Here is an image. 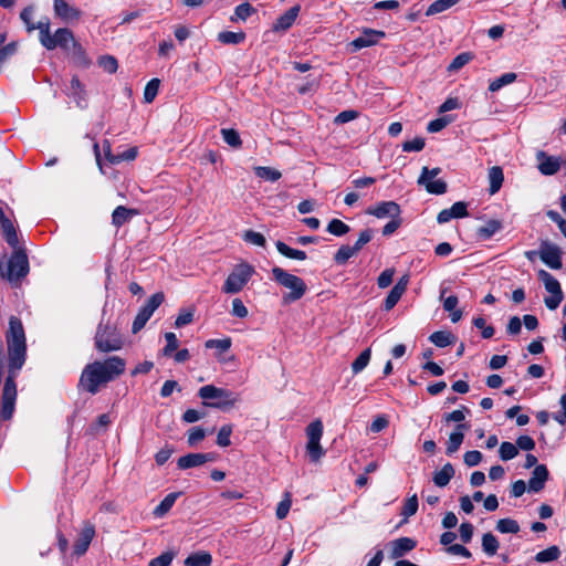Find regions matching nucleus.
Masks as SVG:
<instances>
[{
	"instance_id": "nucleus-12",
	"label": "nucleus",
	"mask_w": 566,
	"mask_h": 566,
	"mask_svg": "<svg viewBox=\"0 0 566 566\" xmlns=\"http://www.w3.org/2000/svg\"><path fill=\"white\" fill-rule=\"evenodd\" d=\"M538 255L541 260L551 269H562V251L556 244L549 243L547 241L542 242Z\"/></svg>"
},
{
	"instance_id": "nucleus-34",
	"label": "nucleus",
	"mask_w": 566,
	"mask_h": 566,
	"mask_svg": "<svg viewBox=\"0 0 566 566\" xmlns=\"http://www.w3.org/2000/svg\"><path fill=\"white\" fill-rule=\"evenodd\" d=\"M275 245H276L277 251L282 255H284L289 259L301 260V261L306 259V253L304 251L292 249L282 241H277Z\"/></svg>"
},
{
	"instance_id": "nucleus-49",
	"label": "nucleus",
	"mask_w": 566,
	"mask_h": 566,
	"mask_svg": "<svg viewBox=\"0 0 566 566\" xmlns=\"http://www.w3.org/2000/svg\"><path fill=\"white\" fill-rule=\"evenodd\" d=\"M160 81L158 78L150 80L144 90V99L146 103H151L158 94Z\"/></svg>"
},
{
	"instance_id": "nucleus-27",
	"label": "nucleus",
	"mask_w": 566,
	"mask_h": 566,
	"mask_svg": "<svg viewBox=\"0 0 566 566\" xmlns=\"http://www.w3.org/2000/svg\"><path fill=\"white\" fill-rule=\"evenodd\" d=\"M69 95L74 99L77 106L83 107V102L86 99L84 85L77 77L71 80Z\"/></svg>"
},
{
	"instance_id": "nucleus-23",
	"label": "nucleus",
	"mask_w": 566,
	"mask_h": 566,
	"mask_svg": "<svg viewBox=\"0 0 566 566\" xmlns=\"http://www.w3.org/2000/svg\"><path fill=\"white\" fill-rule=\"evenodd\" d=\"M468 429V426L464 423H460L457 426L455 430L449 436L447 442V454L451 455L455 453L461 447L464 439V430Z\"/></svg>"
},
{
	"instance_id": "nucleus-55",
	"label": "nucleus",
	"mask_w": 566,
	"mask_h": 566,
	"mask_svg": "<svg viewBox=\"0 0 566 566\" xmlns=\"http://www.w3.org/2000/svg\"><path fill=\"white\" fill-rule=\"evenodd\" d=\"M423 185L430 193L442 195L447 191V184L441 179L427 180Z\"/></svg>"
},
{
	"instance_id": "nucleus-42",
	"label": "nucleus",
	"mask_w": 566,
	"mask_h": 566,
	"mask_svg": "<svg viewBox=\"0 0 566 566\" xmlns=\"http://www.w3.org/2000/svg\"><path fill=\"white\" fill-rule=\"evenodd\" d=\"M516 77L517 75L513 72L504 73L503 75H501L500 77L495 78L490 83L489 90L491 92H496L501 90L503 86L515 82Z\"/></svg>"
},
{
	"instance_id": "nucleus-3",
	"label": "nucleus",
	"mask_w": 566,
	"mask_h": 566,
	"mask_svg": "<svg viewBox=\"0 0 566 566\" xmlns=\"http://www.w3.org/2000/svg\"><path fill=\"white\" fill-rule=\"evenodd\" d=\"M272 275L280 285L289 290V293L284 294L282 297L284 304H290L301 300L307 291V286L301 277L291 274L279 266H274L272 269Z\"/></svg>"
},
{
	"instance_id": "nucleus-56",
	"label": "nucleus",
	"mask_w": 566,
	"mask_h": 566,
	"mask_svg": "<svg viewBox=\"0 0 566 566\" xmlns=\"http://www.w3.org/2000/svg\"><path fill=\"white\" fill-rule=\"evenodd\" d=\"M243 240L248 243H251L253 245L258 247H264L265 245V238L260 232H255L253 230H248L243 234Z\"/></svg>"
},
{
	"instance_id": "nucleus-54",
	"label": "nucleus",
	"mask_w": 566,
	"mask_h": 566,
	"mask_svg": "<svg viewBox=\"0 0 566 566\" xmlns=\"http://www.w3.org/2000/svg\"><path fill=\"white\" fill-rule=\"evenodd\" d=\"M206 348H216L220 354L226 353L231 347L230 338L208 339L205 344Z\"/></svg>"
},
{
	"instance_id": "nucleus-43",
	"label": "nucleus",
	"mask_w": 566,
	"mask_h": 566,
	"mask_svg": "<svg viewBox=\"0 0 566 566\" xmlns=\"http://www.w3.org/2000/svg\"><path fill=\"white\" fill-rule=\"evenodd\" d=\"M33 13H34L33 6H29V7L24 8L20 13V19L24 23L28 32L38 30V27H40V21L38 23L33 22V20H32Z\"/></svg>"
},
{
	"instance_id": "nucleus-32",
	"label": "nucleus",
	"mask_w": 566,
	"mask_h": 566,
	"mask_svg": "<svg viewBox=\"0 0 566 566\" xmlns=\"http://www.w3.org/2000/svg\"><path fill=\"white\" fill-rule=\"evenodd\" d=\"M430 340L438 347H447L455 342V337L450 332L438 331L431 334Z\"/></svg>"
},
{
	"instance_id": "nucleus-61",
	"label": "nucleus",
	"mask_w": 566,
	"mask_h": 566,
	"mask_svg": "<svg viewBox=\"0 0 566 566\" xmlns=\"http://www.w3.org/2000/svg\"><path fill=\"white\" fill-rule=\"evenodd\" d=\"M98 64L104 69V71L111 74L115 73L118 67L116 59L111 55L102 56L98 61Z\"/></svg>"
},
{
	"instance_id": "nucleus-30",
	"label": "nucleus",
	"mask_w": 566,
	"mask_h": 566,
	"mask_svg": "<svg viewBox=\"0 0 566 566\" xmlns=\"http://www.w3.org/2000/svg\"><path fill=\"white\" fill-rule=\"evenodd\" d=\"M212 556L207 552H198L189 555L186 560V566H210Z\"/></svg>"
},
{
	"instance_id": "nucleus-33",
	"label": "nucleus",
	"mask_w": 566,
	"mask_h": 566,
	"mask_svg": "<svg viewBox=\"0 0 566 566\" xmlns=\"http://www.w3.org/2000/svg\"><path fill=\"white\" fill-rule=\"evenodd\" d=\"M502 229V223L499 220H489L484 226L478 229V235L481 239L488 240Z\"/></svg>"
},
{
	"instance_id": "nucleus-57",
	"label": "nucleus",
	"mask_w": 566,
	"mask_h": 566,
	"mask_svg": "<svg viewBox=\"0 0 566 566\" xmlns=\"http://www.w3.org/2000/svg\"><path fill=\"white\" fill-rule=\"evenodd\" d=\"M206 437V431L200 427H193L188 431V444L190 447L196 446L198 442L202 441Z\"/></svg>"
},
{
	"instance_id": "nucleus-45",
	"label": "nucleus",
	"mask_w": 566,
	"mask_h": 566,
	"mask_svg": "<svg viewBox=\"0 0 566 566\" xmlns=\"http://www.w3.org/2000/svg\"><path fill=\"white\" fill-rule=\"evenodd\" d=\"M254 172L259 178L266 179L270 181H276L281 178L282 174L272 167L258 166L254 168Z\"/></svg>"
},
{
	"instance_id": "nucleus-41",
	"label": "nucleus",
	"mask_w": 566,
	"mask_h": 566,
	"mask_svg": "<svg viewBox=\"0 0 566 566\" xmlns=\"http://www.w3.org/2000/svg\"><path fill=\"white\" fill-rule=\"evenodd\" d=\"M255 12V9L248 2L239 4L234 9L233 15L230 18L232 22L234 21H245L249 17H251Z\"/></svg>"
},
{
	"instance_id": "nucleus-21",
	"label": "nucleus",
	"mask_w": 566,
	"mask_h": 566,
	"mask_svg": "<svg viewBox=\"0 0 566 566\" xmlns=\"http://www.w3.org/2000/svg\"><path fill=\"white\" fill-rule=\"evenodd\" d=\"M548 479V470L544 464L536 465L532 478L528 481V488L533 492H539L543 490L545 482Z\"/></svg>"
},
{
	"instance_id": "nucleus-59",
	"label": "nucleus",
	"mask_w": 566,
	"mask_h": 566,
	"mask_svg": "<svg viewBox=\"0 0 566 566\" xmlns=\"http://www.w3.org/2000/svg\"><path fill=\"white\" fill-rule=\"evenodd\" d=\"M451 123V118L449 116L439 117L437 119L431 120L428 126L427 130L429 133H438L442 130L444 127H447Z\"/></svg>"
},
{
	"instance_id": "nucleus-13",
	"label": "nucleus",
	"mask_w": 566,
	"mask_h": 566,
	"mask_svg": "<svg viewBox=\"0 0 566 566\" xmlns=\"http://www.w3.org/2000/svg\"><path fill=\"white\" fill-rule=\"evenodd\" d=\"M386 36V33L380 30L364 29L361 34L349 43L352 52L358 51L363 48H368L378 43V41Z\"/></svg>"
},
{
	"instance_id": "nucleus-63",
	"label": "nucleus",
	"mask_w": 566,
	"mask_h": 566,
	"mask_svg": "<svg viewBox=\"0 0 566 566\" xmlns=\"http://www.w3.org/2000/svg\"><path fill=\"white\" fill-rule=\"evenodd\" d=\"M248 308L245 307V305L243 304V302L240 300V298H233L232 300V310H231V314L233 316H237V317H240V318H244L248 316Z\"/></svg>"
},
{
	"instance_id": "nucleus-26",
	"label": "nucleus",
	"mask_w": 566,
	"mask_h": 566,
	"mask_svg": "<svg viewBox=\"0 0 566 566\" xmlns=\"http://www.w3.org/2000/svg\"><path fill=\"white\" fill-rule=\"evenodd\" d=\"M488 179L490 184L489 192L490 195L496 193L504 180L503 170L500 166H493L489 169Z\"/></svg>"
},
{
	"instance_id": "nucleus-29",
	"label": "nucleus",
	"mask_w": 566,
	"mask_h": 566,
	"mask_svg": "<svg viewBox=\"0 0 566 566\" xmlns=\"http://www.w3.org/2000/svg\"><path fill=\"white\" fill-rule=\"evenodd\" d=\"M203 458L201 453H189L178 459V468L181 470H187L190 468L200 467L203 464Z\"/></svg>"
},
{
	"instance_id": "nucleus-37",
	"label": "nucleus",
	"mask_w": 566,
	"mask_h": 566,
	"mask_svg": "<svg viewBox=\"0 0 566 566\" xmlns=\"http://www.w3.org/2000/svg\"><path fill=\"white\" fill-rule=\"evenodd\" d=\"M460 0H436L433 3L429 6L426 11V15H434L437 13H441L454 4H457Z\"/></svg>"
},
{
	"instance_id": "nucleus-7",
	"label": "nucleus",
	"mask_w": 566,
	"mask_h": 566,
	"mask_svg": "<svg viewBox=\"0 0 566 566\" xmlns=\"http://www.w3.org/2000/svg\"><path fill=\"white\" fill-rule=\"evenodd\" d=\"M254 273V269L248 263L238 264L228 275L222 286L226 294H237L243 290Z\"/></svg>"
},
{
	"instance_id": "nucleus-20",
	"label": "nucleus",
	"mask_w": 566,
	"mask_h": 566,
	"mask_svg": "<svg viewBox=\"0 0 566 566\" xmlns=\"http://www.w3.org/2000/svg\"><path fill=\"white\" fill-rule=\"evenodd\" d=\"M537 159L539 161L538 169L545 176L555 175L560 168L558 158L546 156L543 151L538 153Z\"/></svg>"
},
{
	"instance_id": "nucleus-38",
	"label": "nucleus",
	"mask_w": 566,
	"mask_h": 566,
	"mask_svg": "<svg viewBox=\"0 0 566 566\" xmlns=\"http://www.w3.org/2000/svg\"><path fill=\"white\" fill-rule=\"evenodd\" d=\"M136 212L123 206H118L112 214L113 223L117 227L127 222Z\"/></svg>"
},
{
	"instance_id": "nucleus-53",
	"label": "nucleus",
	"mask_w": 566,
	"mask_h": 566,
	"mask_svg": "<svg viewBox=\"0 0 566 566\" xmlns=\"http://www.w3.org/2000/svg\"><path fill=\"white\" fill-rule=\"evenodd\" d=\"M231 433H232L231 424L222 426L218 431L217 444L221 448L229 447L231 444V441H230Z\"/></svg>"
},
{
	"instance_id": "nucleus-4",
	"label": "nucleus",
	"mask_w": 566,
	"mask_h": 566,
	"mask_svg": "<svg viewBox=\"0 0 566 566\" xmlns=\"http://www.w3.org/2000/svg\"><path fill=\"white\" fill-rule=\"evenodd\" d=\"M323 422L321 419H315L305 429L306 434V454L312 463H318L325 457V450L321 444L323 437Z\"/></svg>"
},
{
	"instance_id": "nucleus-18",
	"label": "nucleus",
	"mask_w": 566,
	"mask_h": 566,
	"mask_svg": "<svg viewBox=\"0 0 566 566\" xmlns=\"http://www.w3.org/2000/svg\"><path fill=\"white\" fill-rule=\"evenodd\" d=\"M101 366L105 376L111 381L124 373L125 360L118 356H113L104 361H101Z\"/></svg>"
},
{
	"instance_id": "nucleus-36",
	"label": "nucleus",
	"mask_w": 566,
	"mask_h": 566,
	"mask_svg": "<svg viewBox=\"0 0 566 566\" xmlns=\"http://www.w3.org/2000/svg\"><path fill=\"white\" fill-rule=\"evenodd\" d=\"M500 547L497 538L492 533L482 536V549L489 556H494Z\"/></svg>"
},
{
	"instance_id": "nucleus-1",
	"label": "nucleus",
	"mask_w": 566,
	"mask_h": 566,
	"mask_svg": "<svg viewBox=\"0 0 566 566\" xmlns=\"http://www.w3.org/2000/svg\"><path fill=\"white\" fill-rule=\"evenodd\" d=\"M9 354V376L7 377L2 391V417L10 419L17 398V386L14 378L25 361L27 345L22 323L15 316L9 319V329L6 335Z\"/></svg>"
},
{
	"instance_id": "nucleus-10",
	"label": "nucleus",
	"mask_w": 566,
	"mask_h": 566,
	"mask_svg": "<svg viewBox=\"0 0 566 566\" xmlns=\"http://www.w3.org/2000/svg\"><path fill=\"white\" fill-rule=\"evenodd\" d=\"M537 275L545 290L549 293V296L544 298L545 305L552 311L556 310L563 301V291L559 282L545 270H539Z\"/></svg>"
},
{
	"instance_id": "nucleus-24",
	"label": "nucleus",
	"mask_w": 566,
	"mask_h": 566,
	"mask_svg": "<svg viewBox=\"0 0 566 566\" xmlns=\"http://www.w3.org/2000/svg\"><path fill=\"white\" fill-rule=\"evenodd\" d=\"M300 6L290 8L284 14H282L273 25L274 31H285L292 27L300 13Z\"/></svg>"
},
{
	"instance_id": "nucleus-31",
	"label": "nucleus",
	"mask_w": 566,
	"mask_h": 566,
	"mask_svg": "<svg viewBox=\"0 0 566 566\" xmlns=\"http://www.w3.org/2000/svg\"><path fill=\"white\" fill-rule=\"evenodd\" d=\"M178 497V493H169L164 500L155 507L154 515L157 517H163L165 514L169 512V510L174 506L176 500Z\"/></svg>"
},
{
	"instance_id": "nucleus-62",
	"label": "nucleus",
	"mask_w": 566,
	"mask_h": 566,
	"mask_svg": "<svg viewBox=\"0 0 566 566\" xmlns=\"http://www.w3.org/2000/svg\"><path fill=\"white\" fill-rule=\"evenodd\" d=\"M424 147V139L422 137H416L412 140H407L402 144L403 151H420Z\"/></svg>"
},
{
	"instance_id": "nucleus-50",
	"label": "nucleus",
	"mask_w": 566,
	"mask_h": 566,
	"mask_svg": "<svg viewBox=\"0 0 566 566\" xmlns=\"http://www.w3.org/2000/svg\"><path fill=\"white\" fill-rule=\"evenodd\" d=\"M327 231L334 235L342 237L349 231V227L339 219H333L327 226Z\"/></svg>"
},
{
	"instance_id": "nucleus-16",
	"label": "nucleus",
	"mask_w": 566,
	"mask_h": 566,
	"mask_svg": "<svg viewBox=\"0 0 566 566\" xmlns=\"http://www.w3.org/2000/svg\"><path fill=\"white\" fill-rule=\"evenodd\" d=\"M53 10L56 17L67 23L77 21L81 17V11L69 4L65 0H54Z\"/></svg>"
},
{
	"instance_id": "nucleus-64",
	"label": "nucleus",
	"mask_w": 566,
	"mask_h": 566,
	"mask_svg": "<svg viewBox=\"0 0 566 566\" xmlns=\"http://www.w3.org/2000/svg\"><path fill=\"white\" fill-rule=\"evenodd\" d=\"M559 405L562 410L553 415V419L557 421L559 424L564 426L566 423V392L562 395L559 399Z\"/></svg>"
},
{
	"instance_id": "nucleus-35",
	"label": "nucleus",
	"mask_w": 566,
	"mask_h": 566,
	"mask_svg": "<svg viewBox=\"0 0 566 566\" xmlns=\"http://www.w3.org/2000/svg\"><path fill=\"white\" fill-rule=\"evenodd\" d=\"M359 251L355 245H342L334 255V261L337 264H345L350 258L356 255Z\"/></svg>"
},
{
	"instance_id": "nucleus-6",
	"label": "nucleus",
	"mask_w": 566,
	"mask_h": 566,
	"mask_svg": "<svg viewBox=\"0 0 566 566\" xmlns=\"http://www.w3.org/2000/svg\"><path fill=\"white\" fill-rule=\"evenodd\" d=\"M123 346L117 328L109 324H101L95 335V347L102 353L115 352Z\"/></svg>"
},
{
	"instance_id": "nucleus-17",
	"label": "nucleus",
	"mask_w": 566,
	"mask_h": 566,
	"mask_svg": "<svg viewBox=\"0 0 566 566\" xmlns=\"http://www.w3.org/2000/svg\"><path fill=\"white\" fill-rule=\"evenodd\" d=\"M408 282H409V276L403 275L395 284V286L391 289V291L389 292V294L387 295V297L385 300L384 307L386 311H390L398 303V301L400 300V297L407 290Z\"/></svg>"
},
{
	"instance_id": "nucleus-28",
	"label": "nucleus",
	"mask_w": 566,
	"mask_h": 566,
	"mask_svg": "<svg viewBox=\"0 0 566 566\" xmlns=\"http://www.w3.org/2000/svg\"><path fill=\"white\" fill-rule=\"evenodd\" d=\"M454 475V469L451 463H446L440 471L434 472L433 482L437 486H447Z\"/></svg>"
},
{
	"instance_id": "nucleus-5",
	"label": "nucleus",
	"mask_w": 566,
	"mask_h": 566,
	"mask_svg": "<svg viewBox=\"0 0 566 566\" xmlns=\"http://www.w3.org/2000/svg\"><path fill=\"white\" fill-rule=\"evenodd\" d=\"M29 272V262L27 254L22 251L14 252L11 258L0 264V275L10 282H18Z\"/></svg>"
},
{
	"instance_id": "nucleus-40",
	"label": "nucleus",
	"mask_w": 566,
	"mask_h": 566,
	"mask_svg": "<svg viewBox=\"0 0 566 566\" xmlns=\"http://www.w3.org/2000/svg\"><path fill=\"white\" fill-rule=\"evenodd\" d=\"M245 39L244 32L223 31L218 34V41L223 44H239Z\"/></svg>"
},
{
	"instance_id": "nucleus-8",
	"label": "nucleus",
	"mask_w": 566,
	"mask_h": 566,
	"mask_svg": "<svg viewBox=\"0 0 566 566\" xmlns=\"http://www.w3.org/2000/svg\"><path fill=\"white\" fill-rule=\"evenodd\" d=\"M198 395L203 400L219 399L218 402H205L206 406L214 408H224L227 406H233L238 401V397H235L231 391L216 387L213 385H207L201 387L198 391Z\"/></svg>"
},
{
	"instance_id": "nucleus-48",
	"label": "nucleus",
	"mask_w": 566,
	"mask_h": 566,
	"mask_svg": "<svg viewBox=\"0 0 566 566\" xmlns=\"http://www.w3.org/2000/svg\"><path fill=\"white\" fill-rule=\"evenodd\" d=\"M499 453L503 461H509L517 455L518 449L515 444L511 442H502L500 446Z\"/></svg>"
},
{
	"instance_id": "nucleus-58",
	"label": "nucleus",
	"mask_w": 566,
	"mask_h": 566,
	"mask_svg": "<svg viewBox=\"0 0 566 566\" xmlns=\"http://www.w3.org/2000/svg\"><path fill=\"white\" fill-rule=\"evenodd\" d=\"M417 510H418V497H417V495H416V494H413L412 496H410V497L406 501V503H405V505H403V507H402L401 514H402L406 518H408V517H410V516L415 515V514H416V512H417Z\"/></svg>"
},
{
	"instance_id": "nucleus-2",
	"label": "nucleus",
	"mask_w": 566,
	"mask_h": 566,
	"mask_svg": "<svg viewBox=\"0 0 566 566\" xmlns=\"http://www.w3.org/2000/svg\"><path fill=\"white\" fill-rule=\"evenodd\" d=\"M40 43L48 50H54L61 48L66 52H73V54L82 56L83 49L75 41L71 30L61 28L55 31L52 35L50 32V20L42 18L40 20V27H38Z\"/></svg>"
},
{
	"instance_id": "nucleus-14",
	"label": "nucleus",
	"mask_w": 566,
	"mask_h": 566,
	"mask_svg": "<svg viewBox=\"0 0 566 566\" xmlns=\"http://www.w3.org/2000/svg\"><path fill=\"white\" fill-rule=\"evenodd\" d=\"M94 536L95 526L91 522H84L77 539L74 543V554L77 556L85 554Z\"/></svg>"
},
{
	"instance_id": "nucleus-9",
	"label": "nucleus",
	"mask_w": 566,
	"mask_h": 566,
	"mask_svg": "<svg viewBox=\"0 0 566 566\" xmlns=\"http://www.w3.org/2000/svg\"><path fill=\"white\" fill-rule=\"evenodd\" d=\"M108 381L109 380L102 369L101 361H94L87 365L80 379V384L91 394H96L98 391V387Z\"/></svg>"
},
{
	"instance_id": "nucleus-44",
	"label": "nucleus",
	"mask_w": 566,
	"mask_h": 566,
	"mask_svg": "<svg viewBox=\"0 0 566 566\" xmlns=\"http://www.w3.org/2000/svg\"><path fill=\"white\" fill-rule=\"evenodd\" d=\"M560 556V551L557 546H551L536 554L535 559L538 563H547L556 560Z\"/></svg>"
},
{
	"instance_id": "nucleus-51",
	"label": "nucleus",
	"mask_w": 566,
	"mask_h": 566,
	"mask_svg": "<svg viewBox=\"0 0 566 566\" xmlns=\"http://www.w3.org/2000/svg\"><path fill=\"white\" fill-rule=\"evenodd\" d=\"M221 135L223 140L232 147H240L242 144L239 133L235 129L223 128L221 129Z\"/></svg>"
},
{
	"instance_id": "nucleus-52",
	"label": "nucleus",
	"mask_w": 566,
	"mask_h": 566,
	"mask_svg": "<svg viewBox=\"0 0 566 566\" xmlns=\"http://www.w3.org/2000/svg\"><path fill=\"white\" fill-rule=\"evenodd\" d=\"M177 553L175 551H167L159 556L153 558L148 566H169L174 558L176 557Z\"/></svg>"
},
{
	"instance_id": "nucleus-39",
	"label": "nucleus",
	"mask_w": 566,
	"mask_h": 566,
	"mask_svg": "<svg viewBox=\"0 0 566 566\" xmlns=\"http://www.w3.org/2000/svg\"><path fill=\"white\" fill-rule=\"evenodd\" d=\"M496 531L503 534H516L520 532L518 523L513 518H501L496 523Z\"/></svg>"
},
{
	"instance_id": "nucleus-47",
	"label": "nucleus",
	"mask_w": 566,
	"mask_h": 566,
	"mask_svg": "<svg viewBox=\"0 0 566 566\" xmlns=\"http://www.w3.org/2000/svg\"><path fill=\"white\" fill-rule=\"evenodd\" d=\"M370 356H371V352L369 348L361 352V354L352 364L353 373L358 374V373L363 371L367 367V365L370 360Z\"/></svg>"
},
{
	"instance_id": "nucleus-22",
	"label": "nucleus",
	"mask_w": 566,
	"mask_h": 566,
	"mask_svg": "<svg viewBox=\"0 0 566 566\" xmlns=\"http://www.w3.org/2000/svg\"><path fill=\"white\" fill-rule=\"evenodd\" d=\"M391 551L390 557L392 559L399 558L406 553L412 551L416 547V542L409 537H400L390 543Z\"/></svg>"
},
{
	"instance_id": "nucleus-11",
	"label": "nucleus",
	"mask_w": 566,
	"mask_h": 566,
	"mask_svg": "<svg viewBox=\"0 0 566 566\" xmlns=\"http://www.w3.org/2000/svg\"><path fill=\"white\" fill-rule=\"evenodd\" d=\"M164 294L161 292L155 293L150 296L147 303L139 310L136 315L133 325L132 332L134 334L138 333L146 325L147 321L151 317L154 312L164 302Z\"/></svg>"
},
{
	"instance_id": "nucleus-15",
	"label": "nucleus",
	"mask_w": 566,
	"mask_h": 566,
	"mask_svg": "<svg viewBox=\"0 0 566 566\" xmlns=\"http://www.w3.org/2000/svg\"><path fill=\"white\" fill-rule=\"evenodd\" d=\"M366 213L375 216L378 219H384L387 217L395 219L400 214V207L395 201H384L375 207L368 208Z\"/></svg>"
},
{
	"instance_id": "nucleus-46",
	"label": "nucleus",
	"mask_w": 566,
	"mask_h": 566,
	"mask_svg": "<svg viewBox=\"0 0 566 566\" xmlns=\"http://www.w3.org/2000/svg\"><path fill=\"white\" fill-rule=\"evenodd\" d=\"M473 59L472 53L463 52L457 55L448 66V72L453 73L462 69Z\"/></svg>"
},
{
	"instance_id": "nucleus-19",
	"label": "nucleus",
	"mask_w": 566,
	"mask_h": 566,
	"mask_svg": "<svg viewBox=\"0 0 566 566\" xmlns=\"http://www.w3.org/2000/svg\"><path fill=\"white\" fill-rule=\"evenodd\" d=\"M101 366L105 376L111 381L124 373L125 360L118 356H113L104 361H101Z\"/></svg>"
},
{
	"instance_id": "nucleus-25",
	"label": "nucleus",
	"mask_w": 566,
	"mask_h": 566,
	"mask_svg": "<svg viewBox=\"0 0 566 566\" xmlns=\"http://www.w3.org/2000/svg\"><path fill=\"white\" fill-rule=\"evenodd\" d=\"M0 228L2 229V233L7 240V242L15 248L18 244V235L13 223L4 216L3 210L0 208Z\"/></svg>"
},
{
	"instance_id": "nucleus-60",
	"label": "nucleus",
	"mask_w": 566,
	"mask_h": 566,
	"mask_svg": "<svg viewBox=\"0 0 566 566\" xmlns=\"http://www.w3.org/2000/svg\"><path fill=\"white\" fill-rule=\"evenodd\" d=\"M291 503L292 502L290 493H285L284 499L279 503L276 509V517L279 520H283L284 517H286L291 507Z\"/></svg>"
}]
</instances>
